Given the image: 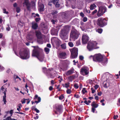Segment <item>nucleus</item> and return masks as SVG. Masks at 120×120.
<instances>
[{
	"mask_svg": "<svg viewBox=\"0 0 120 120\" xmlns=\"http://www.w3.org/2000/svg\"><path fill=\"white\" fill-rule=\"evenodd\" d=\"M91 105L92 107L95 108H97L98 106V105L95 103V102L94 101H93L91 104Z\"/></svg>",
	"mask_w": 120,
	"mask_h": 120,
	"instance_id": "24",
	"label": "nucleus"
},
{
	"mask_svg": "<svg viewBox=\"0 0 120 120\" xmlns=\"http://www.w3.org/2000/svg\"><path fill=\"white\" fill-rule=\"evenodd\" d=\"M96 31L100 34H101L103 31V30L101 28H98L96 30Z\"/></svg>",
	"mask_w": 120,
	"mask_h": 120,
	"instance_id": "33",
	"label": "nucleus"
},
{
	"mask_svg": "<svg viewBox=\"0 0 120 120\" xmlns=\"http://www.w3.org/2000/svg\"><path fill=\"white\" fill-rule=\"evenodd\" d=\"M6 119L7 120H12V119L10 116H8L6 118Z\"/></svg>",
	"mask_w": 120,
	"mask_h": 120,
	"instance_id": "54",
	"label": "nucleus"
},
{
	"mask_svg": "<svg viewBox=\"0 0 120 120\" xmlns=\"http://www.w3.org/2000/svg\"><path fill=\"white\" fill-rule=\"evenodd\" d=\"M91 57H93L94 61L101 62L102 63H103L104 64L106 63L108 60L106 58H103V56L100 53L95 54L93 56H91L90 58Z\"/></svg>",
	"mask_w": 120,
	"mask_h": 120,
	"instance_id": "1",
	"label": "nucleus"
},
{
	"mask_svg": "<svg viewBox=\"0 0 120 120\" xmlns=\"http://www.w3.org/2000/svg\"><path fill=\"white\" fill-rule=\"evenodd\" d=\"M66 17L64 15H62L61 16V18H62V20L63 21H65L66 20Z\"/></svg>",
	"mask_w": 120,
	"mask_h": 120,
	"instance_id": "41",
	"label": "nucleus"
},
{
	"mask_svg": "<svg viewBox=\"0 0 120 120\" xmlns=\"http://www.w3.org/2000/svg\"><path fill=\"white\" fill-rule=\"evenodd\" d=\"M71 52V56L73 58H76L78 55V49L77 48L74 47L72 49H70Z\"/></svg>",
	"mask_w": 120,
	"mask_h": 120,
	"instance_id": "8",
	"label": "nucleus"
},
{
	"mask_svg": "<svg viewBox=\"0 0 120 120\" xmlns=\"http://www.w3.org/2000/svg\"><path fill=\"white\" fill-rule=\"evenodd\" d=\"M98 44V43L95 41L89 42L88 44L87 48L90 51H91L94 49H98L99 47L97 46Z\"/></svg>",
	"mask_w": 120,
	"mask_h": 120,
	"instance_id": "7",
	"label": "nucleus"
},
{
	"mask_svg": "<svg viewBox=\"0 0 120 120\" xmlns=\"http://www.w3.org/2000/svg\"><path fill=\"white\" fill-rule=\"evenodd\" d=\"M26 100H27V99H23L21 100V102L22 104L25 103L26 102Z\"/></svg>",
	"mask_w": 120,
	"mask_h": 120,
	"instance_id": "45",
	"label": "nucleus"
},
{
	"mask_svg": "<svg viewBox=\"0 0 120 120\" xmlns=\"http://www.w3.org/2000/svg\"><path fill=\"white\" fill-rule=\"evenodd\" d=\"M56 109L57 111L60 113H61L63 112V106L61 105H59L56 106Z\"/></svg>",
	"mask_w": 120,
	"mask_h": 120,
	"instance_id": "12",
	"label": "nucleus"
},
{
	"mask_svg": "<svg viewBox=\"0 0 120 120\" xmlns=\"http://www.w3.org/2000/svg\"><path fill=\"white\" fill-rule=\"evenodd\" d=\"M107 8L105 6H100L99 7V10L97 15L98 17L103 15L106 11Z\"/></svg>",
	"mask_w": 120,
	"mask_h": 120,
	"instance_id": "9",
	"label": "nucleus"
},
{
	"mask_svg": "<svg viewBox=\"0 0 120 120\" xmlns=\"http://www.w3.org/2000/svg\"><path fill=\"white\" fill-rule=\"evenodd\" d=\"M81 74L82 75H84V73L86 75L88 74L89 72L88 71V70L86 68H82L81 69L80 71Z\"/></svg>",
	"mask_w": 120,
	"mask_h": 120,
	"instance_id": "13",
	"label": "nucleus"
},
{
	"mask_svg": "<svg viewBox=\"0 0 120 120\" xmlns=\"http://www.w3.org/2000/svg\"><path fill=\"white\" fill-rule=\"evenodd\" d=\"M89 38L88 36L86 35H83L82 38V43L84 44H86L89 40Z\"/></svg>",
	"mask_w": 120,
	"mask_h": 120,
	"instance_id": "11",
	"label": "nucleus"
},
{
	"mask_svg": "<svg viewBox=\"0 0 120 120\" xmlns=\"http://www.w3.org/2000/svg\"><path fill=\"white\" fill-rule=\"evenodd\" d=\"M79 20L77 19H75L72 21V22L75 24H79Z\"/></svg>",
	"mask_w": 120,
	"mask_h": 120,
	"instance_id": "25",
	"label": "nucleus"
},
{
	"mask_svg": "<svg viewBox=\"0 0 120 120\" xmlns=\"http://www.w3.org/2000/svg\"><path fill=\"white\" fill-rule=\"evenodd\" d=\"M64 97L63 94H61V95L59 97V99L60 100H62L64 99Z\"/></svg>",
	"mask_w": 120,
	"mask_h": 120,
	"instance_id": "36",
	"label": "nucleus"
},
{
	"mask_svg": "<svg viewBox=\"0 0 120 120\" xmlns=\"http://www.w3.org/2000/svg\"><path fill=\"white\" fill-rule=\"evenodd\" d=\"M6 93L5 92L4 93V95L3 96V101L4 102V104H6V103L7 102L6 99Z\"/></svg>",
	"mask_w": 120,
	"mask_h": 120,
	"instance_id": "28",
	"label": "nucleus"
},
{
	"mask_svg": "<svg viewBox=\"0 0 120 120\" xmlns=\"http://www.w3.org/2000/svg\"><path fill=\"white\" fill-rule=\"evenodd\" d=\"M74 87L75 89H78L79 87V86L78 85V84H77V83H76L74 84Z\"/></svg>",
	"mask_w": 120,
	"mask_h": 120,
	"instance_id": "44",
	"label": "nucleus"
},
{
	"mask_svg": "<svg viewBox=\"0 0 120 120\" xmlns=\"http://www.w3.org/2000/svg\"><path fill=\"white\" fill-rule=\"evenodd\" d=\"M97 26L100 27H103L107 25V21L105 18L100 17L97 20Z\"/></svg>",
	"mask_w": 120,
	"mask_h": 120,
	"instance_id": "5",
	"label": "nucleus"
},
{
	"mask_svg": "<svg viewBox=\"0 0 120 120\" xmlns=\"http://www.w3.org/2000/svg\"><path fill=\"white\" fill-rule=\"evenodd\" d=\"M87 20V18L86 17H84L83 19V21L84 22H86Z\"/></svg>",
	"mask_w": 120,
	"mask_h": 120,
	"instance_id": "50",
	"label": "nucleus"
},
{
	"mask_svg": "<svg viewBox=\"0 0 120 120\" xmlns=\"http://www.w3.org/2000/svg\"><path fill=\"white\" fill-rule=\"evenodd\" d=\"M74 97H76V98H80V96H79L78 94H75Z\"/></svg>",
	"mask_w": 120,
	"mask_h": 120,
	"instance_id": "56",
	"label": "nucleus"
},
{
	"mask_svg": "<svg viewBox=\"0 0 120 120\" xmlns=\"http://www.w3.org/2000/svg\"><path fill=\"white\" fill-rule=\"evenodd\" d=\"M62 49H65L66 48V44L65 43L61 45Z\"/></svg>",
	"mask_w": 120,
	"mask_h": 120,
	"instance_id": "32",
	"label": "nucleus"
},
{
	"mask_svg": "<svg viewBox=\"0 0 120 120\" xmlns=\"http://www.w3.org/2000/svg\"><path fill=\"white\" fill-rule=\"evenodd\" d=\"M40 19H41L40 18L38 17L36 18L35 19V21L36 22H38Z\"/></svg>",
	"mask_w": 120,
	"mask_h": 120,
	"instance_id": "43",
	"label": "nucleus"
},
{
	"mask_svg": "<svg viewBox=\"0 0 120 120\" xmlns=\"http://www.w3.org/2000/svg\"><path fill=\"white\" fill-rule=\"evenodd\" d=\"M57 21V20H55L53 19H52L51 21L52 23L53 24H55V22H56Z\"/></svg>",
	"mask_w": 120,
	"mask_h": 120,
	"instance_id": "53",
	"label": "nucleus"
},
{
	"mask_svg": "<svg viewBox=\"0 0 120 120\" xmlns=\"http://www.w3.org/2000/svg\"><path fill=\"white\" fill-rule=\"evenodd\" d=\"M20 9L19 7H17L16 8V11L17 13H19L20 12Z\"/></svg>",
	"mask_w": 120,
	"mask_h": 120,
	"instance_id": "37",
	"label": "nucleus"
},
{
	"mask_svg": "<svg viewBox=\"0 0 120 120\" xmlns=\"http://www.w3.org/2000/svg\"><path fill=\"white\" fill-rule=\"evenodd\" d=\"M4 68L1 66L0 64V71H3L4 70Z\"/></svg>",
	"mask_w": 120,
	"mask_h": 120,
	"instance_id": "48",
	"label": "nucleus"
},
{
	"mask_svg": "<svg viewBox=\"0 0 120 120\" xmlns=\"http://www.w3.org/2000/svg\"><path fill=\"white\" fill-rule=\"evenodd\" d=\"M5 44V42L4 41H2L1 42V45L3 46H4Z\"/></svg>",
	"mask_w": 120,
	"mask_h": 120,
	"instance_id": "46",
	"label": "nucleus"
},
{
	"mask_svg": "<svg viewBox=\"0 0 120 120\" xmlns=\"http://www.w3.org/2000/svg\"><path fill=\"white\" fill-rule=\"evenodd\" d=\"M99 85H96L94 86V87L95 89L97 90L99 87Z\"/></svg>",
	"mask_w": 120,
	"mask_h": 120,
	"instance_id": "57",
	"label": "nucleus"
},
{
	"mask_svg": "<svg viewBox=\"0 0 120 120\" xmlns=\"http://www.w3.org/2000/svg\"><path fill=\"white\" fill-rule=\"evenodd\" d=\"M31 17L32 18H35L36 17V14H35L34 13H32Z\"/></svg>",
	"mask_w": 120,
	"mask_h": 120,
	"instance_id": "49",
	"label": "nucleus"
},
{
	"mask_svg": "<svg viewBox=\"0 0 120 120\" xmlns=\"http://www.w3.org/2000/svg\"><path fill=\"white\" fill-rule=\"evenodd\" d=\"M6 89V88L5 89L3 86H2L1 88V90H2V93L4 94L5 92L6 93V92L7 91Z\"/></svg>",
	"mask_w": 120,
	"mask_h": 120,
	"instance_id": "29",
	"label": "nucleus"
},
{
	"mask_svg": "<svg viewBox=\"0 0 120 120\" xmlns=\"http://www.w3.org/2000/svg\"><path fill=\"white\" fill-rule=\"evenodd\" d=\"M44 50L47 54H48L50 51V49L47 47L45 48Z\"/></svg>",
	"mask_w": 120,
	"mask_h": 120,
	"instance_id": "30",
	"label": "nucleus"
},
{
	"mask_svg": "<svg viewBox=\"0 0 120 120\" xmlns=\"http://www.w3.org/2000/svg\"><path fill=\"white\" fill-rule=\"evenodd\" d=\"M36 35L38 39H41L42 38L41 34L40 32L39 31H35Z\"/></svg>",
	"mask_w": 120,
	"mask_h": 120,
	"instance_id": "18",
	"label": "nucleus"
},
{
	"mask_svg": "<svg viewBox=\"0 0 120 120\" xmlns=\"http://www.w3.org/2000/svg\"><path fill=\"white\" fill-rule=\"evenodd\" d=\"M74 71L73 68L71 69L70 70L67 71L65 73L67 76H68L71 75L73 73Z\"/></svg>",
	"mask_w": 120,
	"mask_h": 120,
	"instance_id": "22",
	"label": "nucleus"
},
{
	"mask_svg": "<svg viewBox=\"0 0 120 120\" xmlns=\"http://www.w3.org/2000/svg\"><path fill=\"white\" fill-rule=\"evenodd\" d=\"M34 110L37 113H38L39 112V111L38 110V109L37 108H35L34 109Z\"/></svg>",
	"mask_w": 120,
	"mask_h": 120,
	"instance_id": "61",
	"label": "nucleus"
},
{
	"mask_svg": "<svg viewBox=\"0 0 120 120\" xmlns=\"http://www.w3.org/2000/svg\"><path fill=\"white\" fill-rule=\"evenodd\" d=\"M59 0H53L52 2L56 8H59L60 6V3Z\"/></svg>",
	"mask_w": 120,
	"mask_h": 120,
	"instance_id": "17",
	"label": "nucleus"
},
{
	"mask_svg": "<svg viewBox=\"0 0 120 120\" xmlns=\"http://www.w3.org/2000/svg\"><path fill=\"white\" fill-rule=\"evenodd\" d=\"M80 34L76 30H72L71 32L70 35V40L75 41L79 37Z\"/></svg>",
	"mask_w": 120,
	"mask_h": 120,
	"instance_id": "6",
	"label": "nucleus"
},
{
	"mask_svg": "<svg viewBox=\"0 0 120 120\" xmlns=\"http://www.w3.org/2000/svg\"><path fill=\"white\" fill-rule=\"evenodd\" d=\"M58 13L57 11L56 10H53L52 11L51 13V14L52 15H56Z\"/></svg>",
	"mask_w": 120,
	"mask_h": 120,
	"instance_id": "27",
	"label": "nucleus"
},
{
	"mask_svg": "<svg viewBox=\"0 0 120 120\" xmlns=\"http://www.w3.org/2000/svg\"><path fill=\"white\" fill-rule=\"evenodd\" d=\"M70 83L68 82L67 83H65V87H66L68 89V87L69 86Z\"/></svg>",
	"mask_w": 120,
	"mask_h": 120,
	"instance_id": "39",
	"label": "nucleus"
},
{
	"mask_svg": "<svg viewBox=\"0 0 120 120\" xmlns=\"http://www.w3.org/2000/svg\"><path fill=\"white\" fill-rule=\"evenodd\" d=\"M31 47L34 48L32 54V56L33 57H36L43 52V50L37 46H32Z\"/></svg>",
	"mask_w": 120,
	"mask_h": 120,
	"instance_id": "4",
	"label": "nucleus"
},
{
	"mask_svg": "<svg viewBox=\"0 0 120 120\" xmlns=\"http://www.w3.org/2000/svg\"><path fill=\"white\" fill-rule=\"evenodd\" d=\"M80 16L82 17H83L84 16V13L82 12H81L80 13Z\"/></svg>",
	"mask_w": 120,
	"mask_h": 120,
	"instance_id": "58",
	"label": "nucleus"
},
{
	"mask_svg": "<svg viewBox=\"0 0 120 120\" xmlns=\"http://www.w3.org/2000/svg\"><path fill=\"white\" fill-rule=\"evenodd\" d=\"M20 57L23 59H26L29 57V51L27 48L22 49L19 51Z\"/></svg>",
	"mask_w": 120,
	"mask_h": 120,
	"instance_id": "2",
	"label": "nucleus"
},
{
	"mask_svg": "<svg viewBox=\"0 0 120 120\" xmlns=\"http://www.w3.org/2000/svg\"><path fill=\"white\" fill-rule=\"evenodd\" d=\"M55 42L56 44V45L57 46H59L61 44V41L60 40V39L57 38H56Z\"/></svg>",
	"mask_w": 120,
	"mask_h": 120,
	"instance_id": "19",
	"label": "nucleus"
},
{
	"mask_svg": "<svg viewBox=\"0 0 120 120\" xmlns=\"http://www.w3.org/2000/svg\"><path fill=\"white\" fill-rule=\"evenodd\" d=\"M38 10L40 12L43 11L44 10V4L39 1L38 3Z\"/></svg>",
	"mask_w": 120,
	"mask_h": 120,
	"instance_id": "10",
	"label": "nucleus"
},
{
	"mask_svg": "<svg viewBox=\"0 0 120 120\" xmlns=\"http://www.w3.org/2000/svg\"><path fill=\"white\" fill-rule=\"evenodd\" d=\"M26 38L27 41H28V40H30V35L29 34H28Z\"/></svg>",
	"mask_w": 120,
	"mask_h": 120,
	"instance_id": "42",
	"label": "nucleus"
},
{
	"mask_svg": "<svg viewBox=\"0 0 120 120\" xmlns=\"http://www.w3.org/2000/svg\"><path fill=\"white\" fill-rule=\"evenodd\" d=\"M68 45L70 47H72L74 46V44L73 42H69L68 43Z\"/></svg>",
	"mask_w": 120,
	"mask_h": 120,
	"instance_id": "34",
	"label": "nucleus"
},
{
	"mask_svg": "<svg viewBox=\"0 0 120 120\" xmlns=\"http://www.w3.org/2000/svg\"><path fill=\"white\" fill-rule=\"evenodd\" d=\"M35 2L34 1H31L30 2V9L34 10L35 9Z\"/></svg>",
	"mask_w": 120,
	"mask_h": 120,
	"instance_id": "20",
	"label": "nucleus"
},
{
	"mask_svg": "<svg viewBox=\"0 0 120 120\" xmlns=\"http://www.w3.org/2000/svg\"><path fill=\"white\" fill-rule=\"evenodd\" d=\"M37 98L38 100V102H40L41 101V98L40 97H38Z\"/></svg>",
	"mask_w": 120,
	"mask_h": 120,
	"instance_id": "60",
	"label": "nucleus"
},
{
	"mask_svg": "<svg viewBox=\"0 0 120 120\" xmlns=\"http://www.w3.org/2000/svg\"><path fill=\"white\" fill-rule=\"evenodd\" d=\"M95 108L92 107L91 108V111L93 113H94L95 111L96 110Z\"/></svg>",
	"mask_w": 120,
	"mask_h": 120,
	"instance_id": "47",
	"label": "nucleus"
},
{
	"mask_svg": "<svg viewBox=\"0 0 120 120\" xmlns=\"http://www.w3.org/2000/svg\"><path fill=\"white\" fill-rule=\"evenodd\" d=\"M91 90H92V94L94 93L95 91V90L92 87L91 88Z\"/></svg>",
	"mask_w": 120,
	"mask_h": 120,
	"instance_id": "51",
	"label": "nucleus"
},
{
	"mask_svg": "<svg viewBox=\"0 0 120 120\" xmlns=\"http://www.w3.org/2000/svg\"><path fill=\"white\" fill-rule=\"evenodd\" d=\"M3 12L4 13L7 14H8V11H6V9L4 8L3 10Z\"/></svg>",
	"mask_w": 120,
	"mask_h": 120,
	"instance_id": "38",
	"label": "nucleus"
},
{
	"mask_svg": "<svg viewBox=\"0 0 120 120\" xmlns=\"http://www.w3.org/2000/svg\"><path fill=\"white\" fill-rule=\"evenodd\" d=\"M74 79V77L73 76H70L68 77V79L70 82H71Z\"/></svg>",
	"mask_w": 120,
	"mask_h": 120,
	"instance_id": "31",
	"label": "nucleus"
},
{
	"mask_svg": "<svg viewBox=\"0 0 120 120\" xmlns=\"http://www.w3.org/2000/svg\"><path fill=\"white\" fill-rule=\"evenodd\" d=\"M36 57L40 61L42 62L44 60V55L42 52L40 54Z\"/></svg>",
	"mask_w": 120,
	"mask_h": 120,
	"instance_id": "14",
	"label": "nucleus"
},
{
	"mask_svg": "<svg viewBox=\"0 0 120 120\" xmlns=\"http://www.w3.org/2000/svg\"><path fill=\"white\" fill-rule=\"evenodd\" d=\"M25 2L23 3V4H25L28 10H30V4L29 3L28 0H24Z\"/></svg>",
	"mask_w": 120,
	"mask_h": 120,
	"instance_id": "16",
	"label": "nucleus"
},
{
	"mask_svg": "<svg viewBox=\"0 0 120 120\" xmlns=\"http://www.w3.org/2000/svg\"><path fill=\"white\" fill-rule=\"evenodd\" d=\"M79 59L81 60H83L84 58L82 56H79Z\"/></svg>",
	"mask_w": 120,
	"mask_h": 120,
	"instance_id": "55",
	"label": "nucleus"
},
{
	"mask_svg": "<svg viewBox=\"0 0 120 120\" xmlns=\"http://www.w3.org/2000/svg\"><path fill=\"white\" fill-rule=\"evenodd\" d=\"M66 92L67 94H70L71 92V91L70 89H67V90L66 91Z\"/></svg>",
	"mask_w": 120,
	"mask_h": 120,
	"instance_id": "40",
	"label": "nucleus"
},
{
	"mask_svg": "<svg viewBox=\"0 0 120 120\" xmlns=\"http://www.w3.org/2000/svg\"><path fill=\"white\" fill-rule=\"evenodd\" d=\"M97 12V10H95L94 11L92 12V14L93 15H94L95 13H96Z\"/></svg>",
	"mask_w": 120,
	"mask_h": 120,
	"instance_id": "52",
	"label": "nucleus"
},
{
	"mask_svg": "<svg viewBox=\"0 0 120 120\" xmlns=\"http://www.w3.org/2000/svg\"><path fill=\"white\" fill-rule=\"evenodd\" d=\"M53 89V88L52 86H50L49 87V90L50 91H52Z\"/></svg>",
	"mask_w": 120,
	"mask_h": 120,
	"instance_id": "62",
	"label": "nucleus"
},
{
	"mask_svg": "<svg viewBox=\"0 0 120 120\" xmlns=\"http://www.w3.org/2000/svg\"><path fill=\"white\" fill-rule=\"evenodd\" d=\"M59 56L61 58L65 59L66 58V54L65 52H62L60 53L59 54Z\"/></svg>",
	"mask_w": 120,
	"mask_h": 120,
	"instance_id": "21",
	"label": "nucleus"
},
{
	"mask_svg": "<svg viewBox=\"0 0 120 120\" xmlns=\"http://www.w3.org/2000/svg\"><path fill=\"white\" fill-rule=\"evenodd\" d=\"M10 28L9 26H8V27L6 28V30L8 31H9L10 30Z\"/></svg>",
	"mask_w": 120,
	"mask_h": 120,
	"instance_id": "64",
	"label": "nucleus"
},
{
	"mask_svg": "<svg viewBox=\"0 0 120 120\" xmlns=\"http://www.w3.org/2000/svg\"><path fill=\"white\" fill-rule=\"evenodd\" d=\"M82 92L83 94H84L86 93H87V90H86V88H83L82 90Z\"/></svg>",
	"mask_w": 120,
	"mask_h": 120,
	"instance_id": "35",
	"label": "nucleus"
},
{
	"mask_svg": "<svg viewBox=\"0 0 120 120\" xmlns=\"http://www.w3.org/2000/svg\"><path fill=\"white\" fill-rule=\"evenodd\" d=\"M51 34L52 35H57L58 30L57 29L55 28H53L51 29Z\"/></svg>",
	"mask_w": 120,
	"mask_h": 120,
	"instance_id": "15",
	"label": "nucleus"
},
{
	"mask_svg": "<svg viewBox=\"0 0 120 120\" xmlns=\"http://www.w3.org/2000/svg\"><path fill=\"white\" fill-rule=\"evenodd\" d=\"M70 26L68 25L65 26L63 29L61 31V37L62 39L65 40L67 39V34L69 31Z\"/></svg>",
	"mask_w": 120,
	"mask_h": 120,
	"instance_id": "3",
	"label": "nucleus"
},
{
	"mask_svg": "<svg viewBox=\"0 0 120 120\" xmlns=\"http://www.w3.org/2000/svg\"><path fill=\"white\" fill-rule=\"evenodd\" d=\"M118 117V116L117 115H114V116L113 117V118L114 119H117V118Z\"/></svg>",
	"mask_w": 120,
	"mask_h": 120,
	"instance_id": "59",
	"label": "nucleus"
},
{
	"mask_svg": "<svg viewBox=\"0 0 120 120\" xmlns=\"http://www.w3.org/2000/svg\"><path fill=\"white\" fill-rule=\"evenodd\" d=\"M97 6L94 4H92L90 6V9L92 10L95 9V8Z\"/></svg>",
	"mask_w": 120,
	"mask_h": 120,
	"instance_id": "26",
	"label": "nucleus"
},
{
	"mask_svg": "<svg viewBox=\"0 0 120 120\" xmlns=\"http://www.w3.org/2000/svg\"><path fill=\"white\" fill-rule=\"evenodd\" d=\"M32 29L34 30H36L37 29L38 26L37 23H32Z\"/></svg>",
	"mask_w": 120,
	"mask_h": 120,
	"instance_id": "23",
	"label": "nucleus"
},
{
	"mask_svg": "<svg viewBox=\"0 0 120 120\" xmlns=\"http://www.w3.org/2000/svg\"><path fill=\"white\" fill-rule=\"evenodd\" d=\"M47 46L49 48H51V45L50 44H48L47 45Z\"/></svg>",
	"mask_w": 120,
	"mask_h": 120,
	"instance_id": "63",
	"label": "nucleus"
}]
</instances>
